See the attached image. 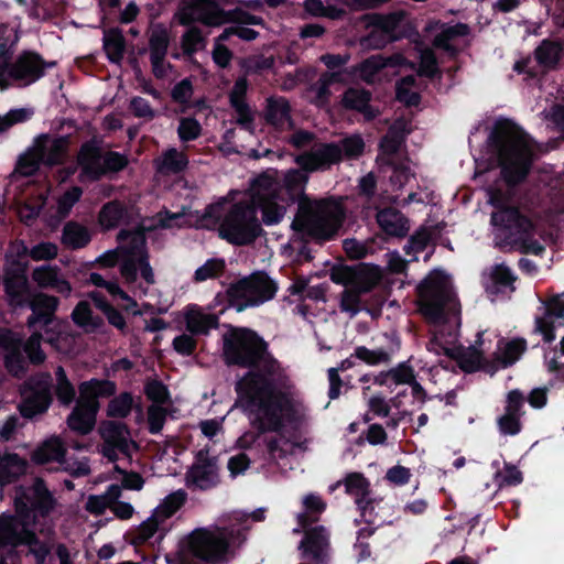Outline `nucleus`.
I'll list each match as a JSON object with an SVG mask.
<instances>
[{
  "label": "nucleus",
  "instance_id": "nucleus-1",
  "mask_svg": "<svg viewBox=\"0 0 564 564\" xmlns=\"http://www.w3.org/2000/svg\"><path fill=\"white\" fill-rule=\"evenodd\" d=\"M280 378L250 373L237 383L240 406L262 432L279 431L284 426L299 429L308 421L303 400L291 387L284 383L278 387L275 381Z\"/></svg>",
  "mask_w": 564,
  "mask_h": 564
},
{
  "label": "nucleus",
  "instance_id": "nucleus-2",
  "mask_svg": "<svg viewBox=\"0 0 564 564\" xmlns=\"http://www.w3.org/2000/svg\"><path fill=\"white\" fill-rule=\"evenodd\" d=\"M15 516L0 517V545H26L37 564H43L50 553L47 542L40 541L29 529L32 514L37 510L47 516L57 506L42 480H36L28 491L18 489L14 497Z\"/></svg>",
  "mask_w": 564,
  "mask_h": 564
},
{
  "label": "nucleus",
  "instance_id": "nucleus-3",
  "mask_svg": "<svg viewBox=\"0 0 564 564\" xmlns=\"http://www.w3.org/2000/svg\"><path fill=\"white\" fill-rule=\"evenodd\" d=\"M119 247L98 257L97 263L102 268L115 267L120 257V274L133 296L147 294L149 285L154 284L155 276L145 249V237L141 229L122 230L118 235Z\"/></svg>",
  "mask_w": 564,
  "mask_h": 564
},
{
  "label": "nucleus",
  "instance_id": "nucleus-4",
  "mask_svg": "<svg viewBox=\"0 0 564 564\" xmlns=\"http://www.w3.org/2000/svg\"><path fill=\"white\" fill-rule=\"evenodd\" d=\"M487 195L488 203L494 207L490 226L496 246L516 247L524 253L541 254L544 246L534 239L535 226L516 207L509 205V195L491 188L487 191Z\"/></svg>",
  "mask_w": 564,
  "mask_h": 564
},
{
  "label": "nucleus",
  "instance_id": "nucleus-5",
  "mask_svg": "<svg viewBox=\"0 0 564 564\" xmlns=\"http://www.w3.org/2000/svg\"><path fill=\"white\" fill-rule=\"evenodd\" d=\"M246 541L245 532L235 527L209 525L191 531L180 542L181 561L195 557L207 564L231 561Z\"/></svg>",
  "mask_w": 564,
  "mask_h": 564
},
{
  "label": "nucleus",
  "instance_id": "nucleus-6",
  "mask_svg": "<svg viewBox=\"0 0 564 564\" xmlns=\"http://www.w3.org/2000/svg\"><path fill=\"white\" fill-rule=\"evenodd\" d=\"M219 225V235L235 245H246L261 232L256 208L247 192H230L217 203L209 205L204 214Z\"/></svg>",
  "mask_w": 564,
  "mask_h": 564
},
{
  "label": "nucleus",
  "instance_id": "nucleus-7",
  "mask_svg": "<svg viewBox=\"0 0 564 564\" xmlns=\"http://www.w3.org/2000/svg\"><path fill=\"white\" fill-rule=\"evenodd\" d=\"M419 296L420 310L437 328L436 335L442 336L446 329L454 336L460 325V305L449 278L440 270L432 271L420 284Z\"/></svg>",
  "mask_w": 564,
  "mask_h": 564
},
{
  "label": "nucleus",
  "instance_id": "nucleus-8",
  "mask_svg": "<svg viewBox=\"0 0 564 564\" xmlns=\"http://www.w3.org/2000/svg\"><path fill=\"white\" fill-rule=\"evenodd\" d=\"M224 355L228 364L254 366L262 373L251 371L262 377L280 376V365L265 350V344L252 330L234 329L225 337ZM250 375V372L248 373Z\"/></svg>",
  "mask_w": 564,
  "mask_h": 564
},
{
  "label": "nucleus",
  "instance_id": "nucleus-9",
  "mask_svg": "<svg viewBox=\"0 0 564 564\" xmlns=\"http://www.w3.org/2000/svg\"><path fill=\"white\" fill-rule=\"evenodd\" d=\"M497 151L507 182L521 181L529 171L532 158V145L527 134L514 123H499Z\"/></svg>",
  "mask_w": 564,
  "mask_h": 564
},
{
  "label": "nucleus",
  "instance_id": "nucleus-10",
  "mask_svg": "<svg viewBox=\"0 0 564 564\" xmlns=\"http://www.w3.org/2000/svg\"><path fill=\"white\" fill-rule=\"evenodd\" d=\"M343 220L344 209L339 203L303 198L292 226L314 239L328 240L338 232Z\"/></svg>",
  "mask_w": 564,
  "mask_h": 564
},
{
  "label": "nucleus",
  "instance_id": "nucleus-11",
  "mask_svg": "<svg viewBox=\"0 0 564 564\" xmlns=\"http://www.w3.org/2000/svg\"><path fill=\"white\" fill-rule=\"evenodd\" d=\"M247 193L252 206L261 209L265 225H275L283 219L291 200L281 194L280 175L276 170H267L256 177Z\"/></svg>",
  "mask_w": 564,
  "mask_h": 564
},
{
  "label": "nucleus",
  "instance_id": "nucleus-12",
  "mask_svg": "<svg viewBox=\"0 0 564 564\" xmlns=\"http://www.w3.org/2000/svg\"><path fill=\"white\" fill-rule=\"evenodd\" d=\"M115 392V383L108 380L93 379L83 382L76 406L67 417L69 429L83 435L91 432L99 410L98 398L110 397Z\"/></svg>",
  "mask_w": 564,
  "mask_h": 564
},
{
  "label": "nucleus",
  "instance_id": "nucleus-13",
  "mask_svg": "<svg viewBox=\"0 0 564 564\" xmlns=\"http://www.w3.org/2000/svg\"><path fill=\"white\" fill-rule=\"evenodd\" d=\"M365 149V142L358 134L347 137L336 143L316 145L310 152L296 156L295 162L306 171L327 170L330 165L341 161L343 158H359Z\"/></svg>",
  "mask_w": 564,
  "mask_h": 564
},
{
  "label": "nucleus",
  "instance_id": "nucleus-14",
  "mask_svg": "<svg viewBox=\"0 0 564 564\" xmlns=\"http://www.w3.org/2000/svg\"><path fill=\"white\" fill-rule=\"evenodd\" d=\"M276 292L275 283L264 273H254L230 285L227 293L237 311L258 306L271 300Z\"/></svg>",
  "mask_w": 564,
  "mask_h": 564
},
{
  "label": "nucleus",
  "instance_id": "nucleus-15",
  "mask_svg": "<svg viewBox=\"0 0 564 564\" xmlns=\"http://www.w3.org/2000/svg\"><path fill=\"white\" fill-rule=\"evenodd\" d=\"M174 20L182 25L202 22L207 26H220L238 18L219 7L214 0H182L174 14Z\"/></svg>",
  "mask_w": 564,
  "mask_h": 564
},
{
  "label": "nucleus",
  "instance_id": "nucleus-16",
  "mask_svg": "<svg viewBox=\"0 0 564 564\" xmlns=\"http://www.w3.org/2000/svg\"><path fill=\"white\" fill-rule=\"evenodd\" d=\"M98 433L102 440L99 452L109 460H116L120 455L130 458L138 451L137 443L131 438L129 430L121 423L102 422Z\"/></svg>",
  "mask_w": 564,
  "mask_h": 564
},
{
  "label": "nucleus",
  "instance_id": "nucleus-17",
  "mask_svg": "<svg viewBox=\"0 0 564 564\" xmlns=\"http://www.w3.org/2000/svg\"><path fill=\"white\" fill-rule=\"evenodd\" d=\"M50 376H43L35 386L23 390L24 401L20 405V412L24 417H33L45 412L51 403Z\"/></svg>",
  "mask_w": 564,
  "mask_h": 564
},
{
  "label": "nucleus",
  "instance_id": "nucleus-18",
  "mask_svg": "<svg viewBox=\"0 0 564 564\" xmlns=\"http://www.w3.org/2000/svg\"><path fill=\"white\" fill-rule=\"evenodd\" d=\"M169 32L162 24L151 25L149 31V46L152 69L158 78L166 76L169 64L165 56L169 47Z\"/></svg>",
  "mask_w": 564,
  "mask_h": 564
},
{
  "label": "nucleus",
  "instance_id": "nucleus-19",
  "mask_svg": "<svg viewBox=\"0 0 564 564\" xmlns=\"http://www.w3.org/2000/svg\"><path fill=\"white\" fill-rule=\"evenodd\" d=\"M564 318V302L558 297L551 299L544 306V311L534 319V333L542 335L544 341L555 339L556 321Z\"/></svg>",
  "mask_w": 564,
  "mask_h": 564
},
{
  "label": "nucleus",
  "instance_id": "nucleus-20",
  "mask_svg": "<svg viewBox=\"0 0 564 564\" xmlns=\"http://www.w3.org/2000/svg\"><path fill=\"white\" fill-rule=\"evenodd\" d=\"M44 66V62L39 55L24 53L10 67V77L23 85H29L43 75Z\"/></svg>",
  "mask_w": 564,
  "mask_h": 564
},
{
  "label": "nucleus",
  "instance_id": "nucleus-21",
  "mask_svg": "<svg viewBox=\"0 0 564 564\" xmlns=\"http://www.w3.org/2000/svg\"><path fill=\"white\" fill-rule=\"evenodd\" d=\"M80 181H95L105 175L104 152L94 145L85 144L78 154Z\"/></svg>",
  "mask_w": 564,
  "mask_h": 564
},
{
  "label": "nucleus",
  "instance_id": "nucleus-22",
  "mask_svg": "<svg viewBox=\"0 0 564 564\" xmlns=\"http://www.w3.org/2000/svg\"><path fill=\"white\" fill-rule=\"evenodd\" d=\"M34 145L41 162L52 166L63 162L67 149V140L41 135L34 140Z\"/></svg>",
  "mask_w": 564,
  "mask_h": 564
},
{
  "label": "nucleus",
  "instance_id": "nucleus-23",
  "mask_svg": "<svg viewBox=\"0 0 564 564\" xmlns=\"http://www.w3.org/2000/svg\"><path fill=\"white\" fill-rule=\"evenodd\" d=\"M346 74L344 72L325 73L319 79L312 85L307 93L306 98L318 107H324L328 104L333 91L330 87L337 83H345Z\"/></svg>",
  "mask_w": 564,
  "mask_h": 564
},
{
  "label": "nucleus",
  "instance_id": "nucleus-24",
  "mask_svg": "<svg viewBox=\"0 0 564 564\" xmlns=\"http://www.w3.org/2000/svg\"><path fill=\"white\" fill-rule=\"evenodd\" d=\"M217 481L218 470L213 460H199L186 474L187 485L197 489L212 488Z\"/></svg>",
  "mask_w": 564,
  "mask_h": 564
},
{
  "label": "nucleus",
  "instance_id": "nucleus-25",
  "mask_svg": "<svg viewBox=\"0 0 564 564\" xmlns=\"http://www.w3.org/2000/svg\"><path fill=\"white\" fill-rule=\"evenodd\" d=\"M32 279L41 288H51L56 292L68 296L72 292L69 282L61 274L57 267L42 265L34 269Z\"/></svg>",
  "mask_w": 564,
  "mask_h": 564
},
{
  "label": "nucleus",
  "instance_id": "nucleus-26",
  "mask_svg": "<svg viewBox=\"0 0 564 564\" xmlns=\"http://www.w3.org/2000/svg\"><path fill=\"white\" fill-rule=\"evenodd\" d=\"M482 334H478V338L475 345L469 347L453 346L444 347V352L453 358H456L462 368L468 371L475 370L481 362L484 349L481 348L484 341L481 338Z\"/></svg>",
  "mask_w": 564,
  "mask_h": 564
},
{
  "label": "nucleus",
  "instance_id": "nucleus-27",
  "mask_svg": "<svg viewBox=\"0 0 564 564\" xmlns=\"http://www.w3.org/2000/svg\"><path fill=\"white\" fill-rule=\"evenodd\" d=\"M184 319L186 329L192 335L207 334L212 328H216L218 326V318L216 315L207 313L196 305L185 308Z\"/></svg>",
  "mask_w": 564,
  "mask_h": 564
},
{
  "label": "nucleus",
  "instance_id": "nucleus-28",
  "mask_svg": "<svg viewBox=\"0 0 564 564\" xmlns=\"http://www.w3.org/2000/svg\"><path fill=\"white\" fill-rule=\"evenodd\" d=\"M311 443L312 440L308 437L291 441L284 436H279L268 443V451L271 459L279 462L290 455L308 451Z\"/></svg>",
  "mask_w": 564,
  "mask_h": 564
},
{
  "label": "nucleus",
  "instance_id": "nucleus-29",
  "mask_svg": "<svg viewBox=\"0 0 564 564\" xmlns=\"http://www.w3.org/2000/svg\"><path fill=\"white\" fill-rule=\"evenodd\" d=\"M404 63L405 61L401 55H395L387 59L380 55H375L362 62L358 67V72L362 80L367 83H373L380 78V74L384 69L389 67L401 66Z\"/></svg>",
  "mask_w": 564,
  "mask_h": 564
},
{
  "label": "nucleus",
  "instance_id": "nucleus-30",
  "mask_svg": "<svg viewBox=\"0 0 564 564\" xmlns=\"http://www.w3.org/2000/svg\"><path fill=\"white\" fill-rule=\"evenodd\" d=\"M379 227L389 236L404 237L410 230L408 219L394 208H384L377 214Z\"/></svg>",
  "mask_w": 564,
  "mask_h": 564
},
{
  "label": "nucleus",
  "instance_id": "nucleus-31",
  "mask_svg": "<svg viewBox=\"0 0 564 564\" xmlns=\"http://www.w3.org/2000/svg\"><path fill=\"white\" fill-rule=\"evenodd\" d=\"M328 547V534L324 527H316L305 532L304 540L300 543L303 557L319 560Z\"/></svg>",
  "mask_w": 564,
  "mask_h": 564
},
{
  "label": "nucleus",
  "instance_id": "nucleus-32",
  "mask_svg": "<svg viewBox=\"0 0 564 564\" xmlns=\"http://www.w3.org/2000/svg\"><path fill=\"white\" fill-rule=\"evenodd\" d=\"M514 276L505 264H496L482 273V284L490 294H498L506 288H511Z\"/></svg>",
  "mask_w": 564,
  "mask_h": 564
},
{
  "label": "nucleus",
  "instance_id": "nucleus-33",
  "mask_svg": "<svg viewBox=\"0 0 564 564\" xmlns=\"http://www.w3.org/2000/svg\"><path fill=\"white\" fill-rule=\"evenodd\" d=\"M0 346L8 351L6 355V366L8 370L14 376L22 373L24 365L23 360L20 358L21 339L12 332L3 330L0 333Z\"/></svg>",
  "mask_w": 564,
  "mask_h": 564
},
{
  "label": "nucleus",
  "instance_id": "nucleus-34",
  "mask_svg": "<svg viewBox=\"0 0 564 564\" xmlns=\"http://www.w3.org/2000/svg\"><path fill=\"white\" fill-rule=\"evenodd\" d=\"M32 316L28 319L30 327L35 325H47L57 307V299L46 294H36L31 301Z\"/></svg>",
  "mask_w": 564,
  "mask_h": 564
},
{
  "label": "nucleus",
  "instance_id": "nucleus-35",
  "mask_svg": "<svg viewBox=\"0 0 564 564\" xmlns=\"http://www.w3.org/2000/svg\"><path fill=\"white\" fill-rule=\"evenodd\" d=\"M66 448L58 436H52L43 442L32 454V460L36 464L58 463L61 466Z\"/></svg>",
  "mask_w": 564,
  "mask_h": 564
},
{
  "label": "nucleus",
  "instance_id": "nucleus-36",
  "mask_svg": "<svg viewBox=\"0 0 564 564\" xmlns=\"http://www.w3.org/2000/svg\"><path fill=\"white\" fill-rule=\"evenodd\" d=\"M248 89V82L245 77L238 78L235 82L232 90L230 93V102L237 112V122L245 128H249L252 121V113L245 102V96Z\"/></svg>",
  "mask_w": 564,
  "mask_h": 564
},
{
  "label": "nucleus",
  "instance_id": "nucleus-37",
  "mask_svg": "<svg viewBox=\"0 0 564 564\" xmlns=\"http://www.w3.org/2000/svg\"><path fill=\"white\" fill-rule=\"evenodd\" d=\"M303 512L297 514L299 527L293 530L295 533L305 530L310 524L316 522L324 512L326 503L319 496L308 494L303 498Z\"/></svg>",
  "mask_w": 564,
  "mask_h": 564
},
{
  "label": "nucleus",
  "instance_id": "nucleus-38",
  "mask_svg": "<svg viewBox=\"0 0 564 564\" xmlns=\"http://www.w3.org/2000/svg\"><path fill=\"white\" fill-rule=\"evenodd\" d=\"M24 265L17 263L13 268H7L4 284L8 295L12 301L20 303L28 289V280L24 274Z\"/></svg>",
  "mask_w": 564,
  "mask_h": 564
},
{
  "label": "nucleus",
  "instance_id": "nucleus-39",
  "mask_svg": "<svg viewBox=\"0 0 564 564\" xmlns=\"http://www.w3.org/2000/svg\"><path fill=\"white\" fill-rule=\"evenodd\" d=\"M188 160L183 151L167 149L156 160L155 166L161 174H177L186 169Z\"/></svg>",
  "mask_w": 564,
  "mask_h": 564
},
{
  "label": "nucleus",
  "instance_id": "nucleus-40",
  "mask_svg": "<svg viewBox=\"0 0 564 564\" xmlns=\"http://www.w3.org/2000/svg\"><path fill=\"white\" fill-rule=\"evenodd\" d=\"M303 170L304 171L292 169L283 174V184L280 183L281 194L291 202L303 194L308 181V176L306 174L308 171L305 169Z\"/></svg>",
  "mask_w": 564,
  "mask_h": 564
},
{
  "label": "nucleus",
  "instance_id": "nucleus-41",
  "mask_svg": "<svg viewBox=\"0 0 564 564\" xmlns=\"http://www.w3.org/2000/svg\"><path fill=\"white\" fill-rule=\"evenodd\" d=\"M369 94L362 89L349 88L341 98V105L347 109L362 112L367 119H372L377 112L369 106Z\"/></svg>",
  "mask_w": 564,
  "mask_h": 564
},
{
  "label": "nucleus",
  "instance_id": "nucleus-42",
  "mask_svg": "<svg viewBox=\"0 0 564 564\" xmlns=\"http://www.w3.org/2000/svg\"><path fill=\"white\" fill-rule=\"evenodd\" d=\"M89 282L96 286L106 289L110 295L113 297H119L121 301H123L124 310L131 311L134 314L138 313L135 311L138 305L133 299L134 296L129 295V293L122 290L116 281H106L100 274L94 272L89 275Z\"/></svg>",
  "mask_w": 564,
  "mask_h": 564
},
{
  "label": "nucleus",
  "instance_id": "nucleus-43",
  "mask_svg": "<svg viewBox=\"0 0 564 564\" xmlns=\"http://www.w3.org/2000/svg\"><path fill=\"white\" fill-rule=\"evenodd\" d=\"M24 469L25 462L17 454L0 456V500L2 499V487L23 474Z\"/></svg>",
  "mask_w": 564,
  "mask_h": 564
},
{
  "label": "nucleus",
  "instance_id": "nucleus-44",
  "mask_svg": "<svg viewBox=\"0 0 564 564\" xmlns=\"http://www.w3.org/2000/svg\"><path fill=\"white\" fill-rule=\"evenodd\" d=\"M121 495L119 486H110L104 495H91L87 498L86 510L93 514L99 516L105 512L106 509H110V505L118 500Z\"/></svg>",
  "mask_w": 564,
  "mask_h": 564
},
{
  "label": "nucleus",
  "instance_id": "nucleus-45",
  "mask_svg": "<svg viewBox=\"0 0 564 564\" xmlns=\"http://www.w3.org/2000/svg\"><path fill=\"white\" fill-rule=\"evenodd\" d=\"M90 241V234L84 226L67 223L63 230L62 242L70 249H79Z\"/></svg>",
  "mask_w": 564,
  "mask_h": 564
},
{
  "label": "nucleus",
  "instance_id": "nucleus-46",
  "mask_svg": "<svg viewBox=\"0 0 564 564\" xmlns=\"http://www.w3.org/2000/svg\"><path fill=\"white\" fill-rule=\"evenodd\" d=\"M527 349V341L522 338H516L507 341H500L497 357L501 364L507 367L514 364Z\"/></svg>",
  "mask_w": 564,
  "mask_h": 564
},
{
  "label": "nucleus",
  "instance_id": "nucleus-47",
  "mask_svg": "<svg viewBox=\"0 0 564 564\" xmlns=\"http://www.w3.org/2000/svg\"><path fill=\"white\" fill-rule=\"evenodd\" d=\"M187 495L184 490H176L167 495L153 510L156 517L165 523L185 503Z\"/></svg>",
  "mask_w": 564,
  "mask_h": 564
},
{
  "label": "nucleus",
  "instance_id": "nucleus-48",
  "mask_svg": "<svg viewBox=\"0 0 564 564\" xmlns=\"http://www.w3.org/2000/svg\"><path fill=\"white\" fill-rule=\"evenodd\" d=\"M563 56V47L560 43L543 41L535 50V57L540 65L552 68L557 65Z\"/></svg>",
  "mask_w": 564,
  "mask_h": 564
},
{
  "label": "nucleus",
  "instance_id": "nucleus-49",
  "mask_svg": "<svg viewBox=\"0 0 564 564\" xmlns=\"http://www.w3.org/2000/svg\"><path fill=\"white\" fill-rule=\"evenodd\" d=\"M381 279L380 270L377 267L360 265L356 268L354 288L358 292L370 291Z\"/></svg>",
  "mask_w": 564,
  "mask_h": 564
},
{
  "label": "nucleus",
  "instance_id": "nucleus-50",
  "mask_svg": "<svg viewBox=\"0 0 564 564\" xmlns=\"http://www.w3.org/2000/svg\"><path fill=\"white\" fill-rule=\"evenodd\" d=\"M104 46L108 58L113 63H119L124 53V39L121 31L111 29L105 33Z\"/></svg>",
  "mask_w": 564,
  "mask_h": 564
},
{
  "label": "nucleus",
  "instance_id": "nucleus-51",
  "mask_svg": "<svg viewBox=\"0 0 564 564\" xmlns=\"http://www.w3.org/2000/svg\"><path fill=\"white\" fill-rule=\"evenodd\" d=\"M268 119L280 129H285L290 123V107L285 99L270 100Z\"/></svg>",
  "mask_w": 564,
  "mask_h": 564
},
{
  "label": "nucleus",
  "instance_id": "nucleus-52",
  "mask_svg": "<svg viewBox=\"0 0 564 564\" xmlns=\"http://www.w3.org/2000/svg\"><path fill=\"white\" fill-rule=\"evenodd\" d=\"M124 216V208L118 202L106 204L99 213V224L105 229H112L119 225Z\"/></svg>",
  "mask_w": 564,
  "mask_h": 564
},
{
  "label": "nucleus",
  "instance_id": "nucleus-53",
  "mask_svg": "<svg viewBox=\"0 0 564 564\" xmlns=\"http://www.w3.org/2000/svg\"><path fill=\"white\" fill-rule=\"evenodd\" d=\"M369 481L358 473L349 474L345 478L346 491L356 498L357 503L369 495Z\"/></svg>",
  "mask_w": 564,
  "mask_h": 564
},
{
  "label": "nucleus",
  "instance_id": "nucleus-54",
  "mask_svg": "<svg viewBox=\"0 0 564 564\" xmlns=\"http://www.w3.org/2000/svg\"><path fill=\"white\" fill-rule=\"evenodd\" d=\"M230 36L231 31L224 30V32L218 37H216L214 42V48L212 52L213 61L221 68L229 66L232 58V53L224 44V42L227 41Z\"/></svg>",
  "mask_w": 564,
  "mask_h": 564
},
{
  "label": "nucleus",
  "instance_id": "nucleus-55",
  "mask_svg": "<svg viewBox=\"0 0 564 564\" xmlns=\"http://www.w3.org/2000/svg\"><path fill=\"white\" fill-rule=\"evenodd\" d=\"M41 163L42 162L33 143L32 147L19 158L14 172L22 176H30L39 170Z\"/></svg>",
  "mask_w": 564,
  "mask_h": 564
},
{
  "label": "nucleus",
  "instance_id": "nucleus-56",
  "mask_svg": "<svg viewBox=\"0 0 564 564\" xmlns=\"http://www.w3.org/2000/svg\"><path fill=\"white\" fill-rule=\"evenodd\" d=\"M165 522L156 517L154 512L144 520L138 528L137 540L139 542H145L153 538L156 533L165 530Z\"/></svg>",
  "mask_w": 564,
  "mask_h": 564
},
{
  "label": "nucleus",
  "instance_id": "nucleus-57",
  "mask_svg": "<svg viewBox=\"0 0 564 564\" xmlns=\"http://www.w3.org/2000/svg\"><path fill=\"white\" fill-rule=\"evenodd\" d=\"M82 194V188L74 186L58 197L56 204V214L58 220L65 218L69 214L73 206L79 200Z\"/></svg>",
  "mask_w": 564,
  "mask_h": 564
},
{
  "label": "nucleus",
  "instance_id": "nucleus-58",
  "mask_svg": "<svg viewBox=\"0 0 564 564\" xmlns=\"http://www.w3.org/2000/svg\"><path fill=\"white\" fill-rule=\"evenodd\" d=\"M132 405V395L128 392L121 393L109 402L107 414L111 417H126L130 413Z\"/></svg>",
  "mask_w": 564,
  "mask_h": 564
},
{
  "label": "nucleus",
  "instance_id": "nucleus-59",
  "mask_svg": "<svg viewBox=\"0 0 564 564\" xmlns=\"http://www.w3.org/2000/svg\"><path fill=\"white\" fill-rule=\"evenodd\" d=\"M225 269V261L221 259H209L203 265L196 269L194 280L204 282L209 279L218 278Z\"/></svg>",
  "mask_w": 564,
  "mask_h": 564
},
{
  "label": "nucleus",
  "instance_id": "nucleus-60",
  "mask_svg": "<svg viewBox=\"0 0 564 564\" xmlns=\"http://www.w3.org/2000/svg\"><path fill=\"white\" fill-rule=\"evenodd\" d=\"M414 86L415 79L413 76L402 78L397 86L398 99L406 105H416L419 102V94Z\"/></svg>",
  "mask_w": 564,
  "mask_h": 564
},
{
  "label": "nucleus",
  "instance_id": "nucleus-61",
  "mask_svg": "<svg viewBox=\"0 0 564 564\" xmlns=\"http://www.w3.org/2000/svg\"><path fill=\"white\" fill-rule=\"evenodd\" d=\"M56 395L58 400L65 405L70 404L75 397V390L62 367H58L56 370Z\"/></svg>",
  "mask_w": 564,
  "mask_h": 564
},
{
  "label": "nucleus",
  "instance_id": "nucleus-62",
  "mask_svg": "<svg viewBox=\"0 0 564 564\" xmlns=\"http://www.w3.org/2000/svg\"><path fill=\"white\" fill-rule=\"evenodd\" d=\"M388 379H391L398 384L412 383L414 380L413 370L408 366H400L395 369L390 370L384 375H380L376 378V381L380 384L384 383Z\"/></svg>",
  "mask_w": 564,
  "mask_h": 564
},
{
  "label": "nucleus",
  "instance_id": "nucleus-63",
  "mask_svg": "<svg viewBox=\"0 0 564 564\" xmlns=\"http://www.w3.org/2000/svg\"><path fill=\"white\" fill-rule=\"evenodd\" d=\"M158 221L164 228L182 227L192 224L189 215L184 209L177 213L161 212L158 214Z\"/></svg>",
  "mask_w": 564,
  "mask_h": 564
},
{
  "label": "nucleus",
  "instance_id": "nucleus-64",
  "mask_svg": "<svg viewBox=\"0 0 564 564\" xmlns=\"http://www.w3.org/2000/svg\"><path fill=\"white\" fill-rule=\"evenodd\" d=\"M144 393L153 404L163 405L170 399L167 388L158 380L148 381L144 386Z\"/></svg>",
  "mask_w": 564,
  "mask_h": 564
}]
</instances>
